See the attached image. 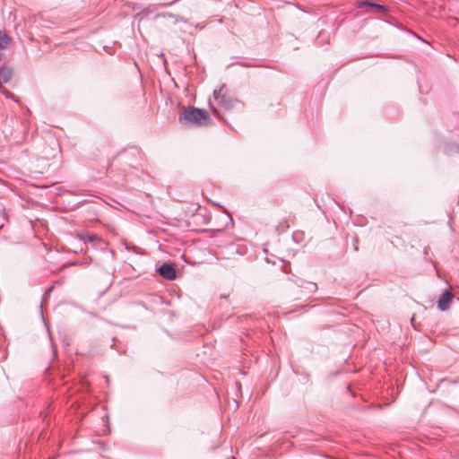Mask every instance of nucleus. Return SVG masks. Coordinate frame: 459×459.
Wrapping results in <instances>:
<instances>
[{"instance_id":"f257e3e1","label":"nucleus","mask_w":459,"mask_h":459,"mask_svg":"<svg viewBox=\"0 0 459 459\" xmlns=\"http://www.w3.org/2000/svg\"><path fill=\"white\" fill-rule=\"evenodd\" d=\"M179 121L183 124L206 126L210 123L211 118L205 109L189 107L180 114Z\"/></svg>"},{"instance_id":"f03ea898","label":"nucleus","mask_w":459,"mask_h":459,"mask_svg":"<svg viewBox=\"0 0 459 459\" xmlns=\"http://www.w3.org/2000/svg\"><path fill=\"white\" fill-rule=\"evenodd\" d=\"M213 96L218 103L226 110H230L238 106L243 108V104L230 94L228 88L224 84L220 86L219 89L213 91Z\"/></svg>"},{"instance_id":"7ed1b4c3","label":"nucleus","mask_w":459,"mask_h":459,"mask_svg":"<svg viewBox=\"0 0 459 459\" xmlns=\"http://www.w3.org/2000/svg\"><path fill=\"white\" fill-rule=\"evenodd\" d=\"M454 297H455V295L451 290H444L440 294V296L437 299V307L441 311L447 310L450 307V304H451Z\"/></svg>"},{"instance_id":"20e7f679","label":"nucleus","mask_w":459,"mask_h":459,"mask_svg":"<svg viewBox=\"0 0 459 459\" xmlns=\"http://www.w3.org/2000/svg\"><path fill=\"white\" fill-rule=\"evenodd\" d=\"M159 274L167 280H174L177 277L175 268L169 264H163L158 269Z\"/></svg>"},{"instance_id":"39448f33","label":"nucleus","mask_w":459,"mask_h":459,"mask_svg":"<svg viewBox=\"0 0 459 459\" xmlns=\"http://www.w3.org/2000/svg\"><path fill=\"white\" fill-rule=\"evenodd\" d=\"M77 236H78V238L80 240L83 241L84 243H87V242L93 243V242L101 241V238L96 234H91V235L78 234Z\"/></svg>"},{"instance_id":"423d86ee","label":"nucleus","mask_w":459,"mask_h":459,"mask_svg":"<svg viewBox=\"0 0 459 459\" xmlns=\"http://www.w3.org/2000/svg\"><path fill=\"white\" fill-rule=\"evenodd\" d=\"M362 6H370V7H374L376 8L377 10H379L383 13H385L386 11V7L385 5H382V4H376V3H372L370 1H361V2H359L358 3V7H362Z\"/></svg>"},{"instance_id":"0eeeda50","label":"nucleus","mask_w":459,"mask_h":459,"mask_svg":"<svg viewBox=\"0 0 459 459\" xmlns=\"http://www.w3.org/2000/svg\"><path fill=\"white\" fill-rule=\"evenodd\" d=\"M10 42V38L7 34L2 30H0V49L5 48Z\"/></svg>"},{"instance_id":"6e6552de","label":"nucleus","mask_w":459,"mask_h":459,"mask_svg":"<svg viewBox=\"0 0 459 459\" xmlns=\"http://www.w3.org/2000/svg\"><path fill=\"white\" fill-rule=\"evenodd\" d=\"M306 288L309 292H315L317 290L316 284L311 281L306 282Z\"/></svg>"},{"instance_id":"1a4fd4ad","label":"nucleus","mask_w":459,"mask_h":459,"mask_svg":"<svg viewBox=\"0 0 459 459\" xmlns=\"http://www.w3.org/2000/svg\"><path fill=\"white\" fill-rule=\"evenodd\" d=\"M0 91L2 94H4L6 98H13V94L9 91L6 88H4L3 86V84H1V87H0Z\"/></svg>"},{"instance_id":"9d476101","label":"nucleus","mask_w":459,"mask_h":459,"mask_svg":"<svg viewBox=\"0 0 459 459\" xmlns=\"http://www.w3.org/2000/svg\"><path fill=\"white\" fill-rule=\"evenodd\" d=\"M4 220H5L4 215L0 211V229L4 227Z\"/></svg>"},{"instance_id":"9b49d317","label":"nucleus","mask_w":459,"mask_h":459,"mask_svg":"<svg viewBox=\"0 0 459 459\" xmlns=\"http://www.w3.org/2000/svg\"><path fill=\"white\" fill-rule=\"evenodd\" d=\"M212 113H213V115H214L215 117H220V112H219V110H218L217 108H213V107H212Z\"/></svg>"}]
</instances>
